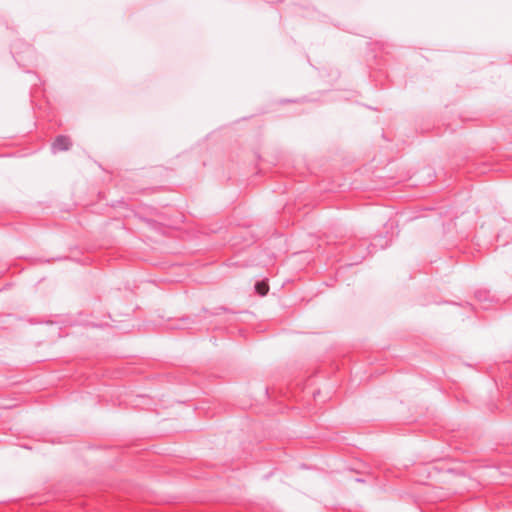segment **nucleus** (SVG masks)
<instances>
[{
  "mask_svg": "<svg viewBox=\"0 0 512 512\" xmlns=\"http://www.w3.org/2000/svg\"><path fill=\"white\" fill-rule=\"evenodd\" d=\"M255 289L259 295L265 296L269 291V286L265 281L257 282Z\"/></svg>",
  "mask_w": 512,
  "mask_h": 512,
  "instance_id": "2",
  "label": "nucleus"
},
{
  "mask_svg": "<svg viewBox=\"0 0 512 512\" xmlns=\"http://www.w3.org/2000/svg\"><path fill=\"white\" fill-rule=\"evenodd\" d=\"M70 146V140L66 136H58L53 143V148L58 151L68 150Z\"/></svg>",
  "mask_w": 512,
  "mask_h": 512,
  "instance_id": "1",
  "label": "nucleus"
}]
</instances>
